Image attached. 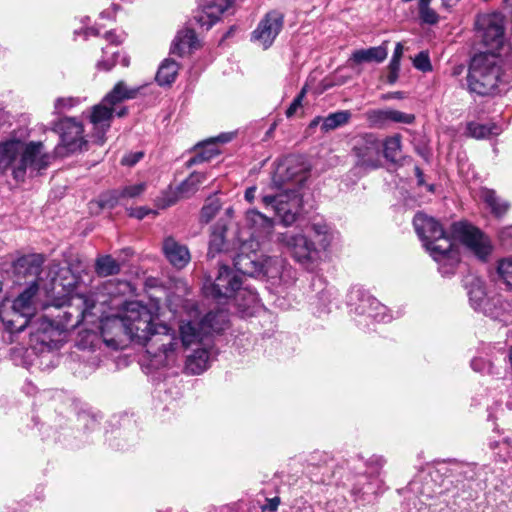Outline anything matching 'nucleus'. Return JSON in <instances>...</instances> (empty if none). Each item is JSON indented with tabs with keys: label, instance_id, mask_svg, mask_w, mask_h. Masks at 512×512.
<instances>
[{
	"label": "nucleus",
	"instance_id": "nucleus-1",
	"mask_svg": "<svg viewBox=\"0 0 512 512\" xmlns=\"http://www.w3.org/2000/svg\"><path fill=\"white\" fill-rule=\"evenodd\" d=\"M124 309L128 338L147 347V353L151 355L154 365L174 366L180 350L176 331L159 322L139 302H129Z\"/></svg>",
	"mask_w": 512,
	"mask_h": 512
},
{
	"label": "nucleus",
	"instance_id": "nucleus-2",
	"mask_svg": "<svg viewBox=\"0 0 512 512\" xmlns=\"http://www.w3.org/2000/svg\"><path fill=\"white\" fill-rule=\"evenodd\" d=\"M307 178L306 168L289 157L277 165L270 185L262 192L265 207H271L286 226L296 220L301 203L299 190Z\"/></svg>",
	"mask_w": 512,
	"mask_h": 512
},
{
	"label": "nucleus",
	"instance_id": "nucleus-3",
	"mask_svg": "<svg viewBox=\"0 0 512 512\" xmlns=\"http://www.w3.org/2000/svg\"><path fill=\"white\" fill-rule=\"evenodd\" d=\"M245 224L251 233L248 238L242 234L238 237L240 245L234 258L235 269L243 275L275 277L280 273L282 260L258 252L260 239L269 236L273 230V220L255 209H249L245 213Z\"/></svg>",
	"mask_w": 512,
	"mask_h": 512
},
{
	"label": "nucleus",
	"instance_id": "nucleus-4",
	"mask_svg": "<svg viewBox=\"0 0 512 512\" xmlns=\"http://www.w3.org/2000/svg\"><path fill=\"white\" fill-rule=\"evenodd\" d=\"M167 306L174 315L180 317L179 336L177 340L180 346L178 357L183 348L192 346L210 345L207 340L213 333L224 331L229 324L228 312L220 309L211 311L201 316L197 304L194 301L182 299L176 295H169Z\"/></svg>",
	"mask_w": 512,
	"mask_h": 512
},
{
	"label": "nucleus",
	"instance_id": "nucleus-5",
	"mask_svg": "<svg viewBox=\"0 0 512 512\" xmlns=\"http://www.w3.org/2000/svg\"><path fill=\"white\" fill-rule=\"evenodd\" d=\"M413 225L423 247L438 263L440 273L444 276L454 274L460 262L459 249L442 225L424 213L414 216Z\"/></svg>",
	"mask_w": 512,
	"mask_h": 512
},
{
	"label": "nucleus",
	"instance_id": "nucleus-6",
	"mask_svg": "<svg viewBox=\"0 0 512 512\" xmlns=\"http://www.w3.org/2000/svg\"><path fill=\"white\" fill-rule=\"evenodd\" d=\"M51 156L42 142H24L16 137L0 141V173L10 169L15 180L23 181L27 170L39 172L50 164Z\"/></svg>",
	"mask_w": 512,
	"mask_h": 512
},
{
	"label": "nucleus",
	"instance_id": "nucleus-7",
	"mask_svg": "<svg viewBox=\"0 0 512 512\" xmlns=\"http://www.w3.org/2000/svg\"><path fill=\"white\" fill-rule=\"evenodd\" d=\"M512 70L503 71L500 60L494 54H479L473 57L467 75V85L478 95L492 94L499 84H509Z\"/></svg>",
	"mask_w": 512,
	"mask_h": 512
},
{
	"label": "nucleus",
	"instance_id": "nucleus-8",
	"mask_svg": "<svg viewBox=\"0 0 512 512\" xmlns=\"http://www.w3.org/2000/svg\"><path fill=\"white\" fill-rule=\"evenodd\" d=\"M56 306H66L67 309L59 313L57 320L51 325L63 330L76 328L82 323L95 324L98 312H101L97 306L96 293H86L79 286L69 292L65 301L57 303Z\"/></svg>",
	"mask_w": 512,
	"mask_h": 512
},
{
	"label": "nucleus",
	"instance_id": "nucleus-9",
	"mask_svg": "<svg viewBox=\"0 0 512 512\" xmlns=\"http://www.w3.org/2000/svg\"><path fill=\"white\" fill-rule=\"evenodd\" d=\"M241 284L242 279L236 272L226 265H221L215 280H207L203 290L207 296L219 300L235 296L239 307H249L257 301V295L252 291L240 289Z\"/></svg>",
	"mask_w": 512,
	"mask_h": 512
},
{
	"label": "nucleus",
	"instance_id": "nucleus-10",
	"mask_svg": "<svg viewBox=\"0 0 512 512\" xmlns=\"http://www.w3.org/2000/svg\"><path fill=\"white\" fill-rule=\"evenodd\" d=\"M277 242L284 245L293 259L304 269L313 271L321 260L320 247L302 233L285 232L277 235Z\"/></svg>",
	"mask_w": 512,
	"mask_h": 512
},
{
	"label": "nucleus",
	"instance_id": "nucleus-11",
	"mask_svg": "<svg viewBox=\"0 0 512 512\" xmlns=\"http://www.w3.org/2000/svg\"><path fill=\"white\" fill-rule=\"evenodd\" d=\"M36 288L25 289L12 303L11 311H8L5 304L0 307V319L11 331L20 332L29 323L35 313L33 299Z\"/></svg>",
	"mask_w": 512,
	"mask_h": 512
},
{
	"label": "nucleus",
	"instance_id": "nucleus-12",
	"mask_svg": "<svg viewBox=\"0 0 512 512\" xmlns=\"http://www.w3.org/2000/svg\"><path fill=\"white\" fill-rule=\"evenodd\" d=\"M477 37L486 46L490 54H495L505 42V19L501 13H484L475 21Z\"/></svg>",
	"mask_w": 512,
	"mask_h": 512
},
{
	"label": "nucleus",
	"instance_id": "nucleus-13",
	"mask_svg": "<svg viewBox=\"0 0 512 512\" xmlns=\"http://www.w3.org/2000/svg\"><path fill=\"white\" fill-rule=\"evenodd\" d=\"M127 113L126 107L110 106L102 101L83 113V116L91 125L90 136L92 140L103 145L106 142V133L109 131L114 115L123 117Z\"/></svg>",
	"mask_w": 512,
	"mask_h": 512
},
{
	"label": "nucleus",
	"instance_id": "nucleus-14",
	"mask_svg": "<svg viewBox=\"0 0 512 512\" xmlns=\"http://www.w3.org/2000/svg\"><path fill=\"white\" fill-rule=\"evenodd\" d=\"M453 237L458 239L478 260L486 262L493 251L490 238L478 228L465 223L456 222L451 227Z\"/></svg>",
	"mask_w": 512,
	"mask_h": 512
},
{
	"label": "nucleus",
	"instance_id": "nucleus-15",
	"mask_svg": "<svg viewBox=\"0 0 512 512\" xmlns=\"http://www.w3.org/2000/svg\"><path fill=\"white\" fill-rule=\"evenodd\" d=\"M382 144L373 134H365L355 139L352 154L355 157V170L366 173L381 166Z\"/></svg>",
	"mask_w": 512,
	"mask_h": 512
},
{
	"label": "nucleus",
	"instance_id": "nucleus-16",
	"mask_svg": "<svg viewBox=\"0 0 512 512\" xmlns=\"http://www.w3.org/2000/svg\"><path fill=\"white\" fill-rule=\"evenodd\" d=\"M55 130L60 135V143L55 148L57 156H65L68 153L81 151L86 147L83 124L72 117L61 119Z\"/></svg>",
	"mask_w": 512,
	"mask_h": 512
},
{
	"label": "nucleus",
	"instance_id": "nucleus-17",
	"mask_svg": "<svg viewBox=\"0 0 512 512\" xmlns=\"http://www.w3.org/2000/svg\"><path fill=\"white\" fill-rule=\"evenodd\" d=\"M283 28V15L278 11L268 12L251 35V40L263 49H268Z\"/></svg>",
	"mask_w": 512,
	"mask_h": 512
},
{
	"label": "nucleus",
	"instance_id": "nucleus-18",
	"mask_svg": "<svg viewBox=\"0 0 512 512\" xmlns=\"http://www.w3.org/2000/svg\"><path fill=\"white\" fill-rule=\"evenodd\" d=\"M98 328L107 346L115 349L119 348L123 343V337H128L125 309L120 315L102 318Z\"/></svg>",
	"mask_w": 512,
	"mask_h": 512
},
{
	"label": "nucleus",
	"instance_id": "nucleus-19",
	"mask_svg": "<svg viewBox=\"0 0 512 512\" xmlns=\"http://www.w3.org/2000/svg\"><path fill=\"white\" fill-rule=\"evenodd\" d=\"M236 0H205V3L197 9L194 20L201 28L209 30Z\"/></svg>",
	"mask_w": 512,
	"mask_h": 512
},
{
	"label": "nucleus",
	"instance_id": "nucleus-20",
	"mask_svg": "<svg viewBox=\"0 0 512 512\" xmlns=\"http://www.w3.org/2000/svg\"><path fill=\"white\" fill-rule=\"evenodd\" d=\"M162 251L168 262L177 269L184 268L191 260L188 247L178 242L172 236L164 238Z\"/></svg>",
	"mask_w": 512,
	"mask_h": 512
},
{
	"label": "nucleus",
	"instance_id": "nucleus-21",
	"mask_svg": "<svg viewBox=\"0 0 512 512\" xmlns=\"http://www.w3.org/2000/svg\"><path fill=\"white\" fill-rule=\"evenodd\" d=\"M464 285L471 307L481 312L483 306H485V302L489 299V297H487L484 280L478 276L469 275L465 278Z\"/></svg>",
	"mask_w": 512,
	"mask_h": 512
},
{
	"label": "nucleus",
	"instance_id": "nucleus-22",
	"mask_svg": "<svg viewBox=\"0 0 512 512\" xmlns=\"http://www.w3.org/2000/svg\"><path fill=\"white\" fill-rule=\"evenodd\" d=\"M481 312L492 319L506 321L512 312V301L501 294H495L485 302Z\"/></svg>",
	"mask_w": 512,
	"mask_h": 512
},
{
	"label": "nucleus",
	"instance_id": "nucleus-23",
	"mask_svg": "<svg viewBox=\"0 0 512 512\" xmlns=\"http://www.w3.org/2000/svg\"><path fill=\"white\" fill-rule=\"evenodd\" d=\"M211 352L210 345L199 346L185 361V371L191 375H199L203 373L210 365Z\"/></svg>",
	"mask_w": 512,
	"mask_h": 512
},
{
	"label": "nucleus",
	"instance_id": "nucleus-24",
	"mask_svg": "<svg viewBox=\"0 0 512 512\" xmlns=\"http://www.w3.org/2000/svg\"><path fill=\"white\" fill-rule=\"evenodd\" d=\"M233 136L234 133H224L214 139L204 142L197 148L195 156L189 161L190 164H197L211 160L220 153L217 143H227L233 138Z\"/></svg>",
	"mask_w": 512,
	"mask_h": 512
},
{
	"label": "nucleus",
	"instance_id": "nucleus-25",
	"mask_svg": "<svg viewBox=\"0 0 512 512\" xmlns=\"http://www.w3.org/2000/svg\"><path fill=\"white\" fill-rule=\"evenodd\" d=\"M387 41H384L380 46L370 47L368 49L355 50L350 58L349 62L355 65L362 63H381L388 55Z\"/></svg>",
	"mask_w": 512,
	"mask_h": 512
},
{
	"label": "nucleus",
	"instance_id": "nucleus-26",
	"mask_svg": "<svg viewBox=\"0 0 512 512\" xmlns=\"http://www.w3.org/2000/svg\"><path fill=\"white\" fill-rule=\"evenodd\" d=\"M198 40L194 30L186 28L181 30L171 45V53L183 56L198 47Z\"/></svg>",
	"mask_w": 512,
	"mask_h": 512
},
{
	"label": "nucleus",
	"instance_id": "nucleus-27",
	"mask_svg": "<svg viewBox=\"0 0 512 512\" xmlns=\"http://www.w3.org/2000/svg\"><path fill=\"white\" fill-rule=\"evenodd\" d=\"M368 298H373L368 292L359 287H353L349 294L347 304L350 313L356 316H368Z\"/></svg>",
	"mask_w": 512,
	"mask_h": 512
},
{
	"label": "nucleus",
	"instance_id": "nucleus-28",
	"mask_svg": "<svg viewBox=\"0 0 512 512\" xmlns=\"http://www.w3.org/2000/svg\"><path fill=\"white\" fill-rule=\"evenodd\" d=\"M137 93L138 88H129L123 81H119L103 100L110 106L119 109L120 103L135 98Z\"/></svg>",
	"mask_w": 512,
	"mask_h": 512
},
{
	"label": "nucleus",
	"instance_id": "nucleus-29",
	"mask_svg": "<svg viewBox=\"0 0 512 512\" xmlns=\"http://www.w3.org/2000/svg\"><path fill=\"white\" fill-rule=\"evenodd\" d=\"M480 197L496 217H501L509 209V203L498 197L494 190L484 188L481 190Z\"/></svg>",
	"mask_w": 512,
	"mask_h": 512
},
{
	"label": "nucleus",
	"instance_id": "nucleus-30",
	"mask_svg": "<svg viewBox=\"0 0 512 512\" xmlns=\"http://www.w3.org/2000/svg\"><path fill=\"white\" fill-rule=\"evenodd\" d=\"M311 230L320 249L327 250L334 239V231L331 227L323 221H318L311 224Z\"/></svg>",
	"mask_w": 512,
	"mask_h": 512
},
{
	"label": "nucleus",
	"instance_id": "nucleus-31",
	"mask_svg": "<svg viewBox=\"0 0 512 512\" xmlns=\"http://www.w3.org/2000/svg\"><path fill=\"white\" fill-rule=\"evenodd\" d=\"M44 263V258L41 254H30L19 258L16 262V269L25 275H38L40 268Z\"/></svg>",
	"mask_w": 512,
	"mask_h": 512
},
{
	"label": "nucleus",
	"instance_id": "nucleus-32",
	"mask_svg": "<svg viewBox=\"0 0 512 512\" xmlns=\"http://www.w3.org/2000/svg\"><path fill=\"white\" fill-rule=\"evenodd\" d=\"M178 70L179 64L176 61L165 59L158 69L156 81L159 85H170L175 81Z\"/></svg>",
	"mask_w": 512,
	"mask_h": 512
},
{
	"label": "nucleus",
	"instance_id": "nucleus-33",
	"mask_svg": "<svg viewBox=\"0 0 512 512\" xmlns=\"http://www.w3.org/2000/svg\"><path fill=\"white\" fill-rule=\"evenodd\" d=\"M468 134L476 139H485L490 136H497L501 133V128L494 124H481L477 122H470L467 124Z\"/></svg>",
	"mask_w": 512,
	"mask_h": 512
},
{
	"label": "nucleus",
	"instance_id": "nucleus-34",
	"mask_svg": "<svg viewBox=\"0 0 512 512\" xmlns=\"http://www.w3.org/2000/svg\"><path fill=\"white\" fill-rule=\"evenodd\" d=\"M206 179L204 172H193L179 185L178 191L181 196L188 197L195 193Z\"/></svg>",
	"mask_w": 512,
	"mask_h": 512
},
{
	"label": "nucleus",
	"instance_id": "nucleus-35",
	"mask_svg": "<svg viewBox=\"0 0 512 512\" xmlns=\"http://www.w3.org/2000/svg\"><path fill=\"white\" fill-rule=\"evenodd\" d=\"M120 57L118 51L112 50V48H106L103 50V58L98 61L97 68L104 71H109L117 63V59ZM124 67L129 65V58L126 55L121 56L119 61Z\"/></svg>",
	"mask_w": 512,
	"mask_h": 512
},
{
	"label": "nucleus",
	"instance_id": "nucleus-36",
	"mask_svg": "<svg viewBox=\"0 0 512 512\" xmlns=\"http://www.w3.org/2000/svg\"><path fill=\"white\" fill-rule=\"evenodd\" d=\"M368 316L377 322H389L392 319L386 306L381 304L376 298H368Z\"/></svg>",
	"mask_w": 512,
	"mask_h": 512
},
{
	"label": "nucleus",
	"instance_id": "nucleus-37",
	"mask_svg": "<svg viewBox=\"0 0 512 512\" xmlns=\"http://www.w3.org/2000/svg\"><path fill=\"white\" fill-rule=\"evenodd\" d=\"M499 280L512 291V255L500 258L496 265Z\"/></svg>",
	"mask_w": 512,
	"mask_h": 512
},
{
	"label": "nucleus",
	"instance_id": "nucleus-38",
	"mask_svg": "<svg viewBox=\"0 0 512 512\" xmlns=\"http://www.w3.org/2000/svg\"><path fill=\"white\" fill-rule=\"evenodd\" d=\"M350 117L351 113L349 111H339L329 114L327 117L323 118L321 130L327 132L343 126L348 123Z\"/></svg>",
	"mask_w": 512,
	"mask_h": 512
},
{
	"label": "nucleus",
	"instance_id": "nucleus-39",
	"mask_svg": "<svg viewBox=\"0 0 512 512\" xmlns=\"http://www.w3.org/2000/svg\"><path fill=\"white\" fill-rule=\"evenodd\" d=\"M120 271L119 263L110 255L101 256L96 261V272L100 276H110Z\"/></svg>",
	"mask_w": 512,
	"mask_h": 512
},
{
	"label": "nucleus",
	"instance_id": "nucleus-40",
	"mask_svg": "<svg viewBox=\"0 0 512 512\" xmlns=\"http://www.w3.org/2000/svg\"><path fill=\"white\" fill-rule=\"evenodd\" d=\"M383 154L386 159L395 161L401 149V138L399 135L388 137L382 144Z\"/></svg>",
	"mask_w": 512,
	"mask_h": 512
},
{
	"label": "nucleus",
	"instance_id": "nucleus-41",
	"mask_svg": "<svg viewBox=\"0 0 512 512\" xmlns=\"http://www.w3.org/2000/svg\"><path fill=\"white\" fill-rule=\"evenodd\" d=\"M122 202L120 190H111L100 195L98 205L103 209H112Z\"/></svg>",
	"mask_w": 512,
	"mask_h": 512
},
{
	"label": "nucleus",
	"instance_id": "nucleus-42",
	"mask_svg": "<svg viewBox=\"0 0 512 512\" xmlns=\"http://www.w3.org/2000/svg\"><path fill=\"white\" fill-rule=\"evenodd\" d=\"M431 1H422L418 3L419 18L422 23L434 25L439 21V15L430 7Z\"/></svg>",
	"mask_w": 512,
	"mask_h": 512
},
{
	"label": "nucleus",
	"instance_id": "nucleus-43",
	"mask_svg": "<svg viewBox=\"0 0 512 512\" xmlns=\"http://www.w3.org/2000/svg\"><path fill=\"white\" fill-rule=\"evenodd\" d=\"M220 207L221 203L219 199L214 197L208 198L201 210V220L205 223L211 221L220 210Z\"/></svg>",
	"mask_w": 512,
	"mask_h": 512
},
{
	"label": "nucleus",
	"instance_id": "nucleus-44",
	"mask_svg": "<svg viewBox=\"0 0 512 512\" xmlns=\"http://www.w3.org/2000/svg\"><path fill=\"white\" fill-rule=\"evenodd\" d=\"M366 118L371 125L382 126L389 122V109H373L366 112Z\"/></svg>",
	"mask_w": 512,
	"mask_h": 512
},
{
	"label": "nucleus",
	"instance_id": "nucleus-45",
	"mask_svg": "<svg viewBox=\"0 0 512 512\" xmlns=\"http://www.w3.org/2000/svg\"><path fill=\"white\" fill-rule=\"evenodd\" d=\"M80 103L81 99L78 97H60L57 98L54 102V110L56 114H61L79 105Z\"/></svg>",
	"mask_w": 512,
	"mask_h": 512
},
{
	"label": "nucleus",
	"instance_id": "nucleus-46",
	"mask_svg": "<svg viewBox=\"0 0 512 512\" xmlns=\"http://www.w3.org/2000/svg\"><path fill=\"white\" fill-rule=\"evenodd\" d=\"M146 190L144 182L131 184L120 189L122 200H129L139 197Z\"/></svg>",
	"mask_w": 512,
	"mask_h": 512
},
{
	"label": "nucleus",
	"instance_id": "nucleus-47",
	"mask_svg": "<svg viewBox=\"0 0 512 512\" xmlns=\"http://www.w3.org/2000/svg\"><path fill=\"white\" fill-rule=\"evenodd\" d=\"M415 120L413 114H407L398 110L389 109V122L412 124Z\"/></svg>",
	"mask_w": 512,
	"mask_h": 512
},
{
	"label": "nucleus",
	"instance_id": "nucleus-48",
	"mask_svg": "<svg viewBox=\"0 0 512 512\" xmlns=\"http://www.w3.org/2000/svg\"><path fill=\"white\" fill-rule=\"evenodd\" d=\"M414 67L422 72H429L432 70L430 58L426 52H420L413 61Z\"/></svg>",
	"mask_w": 512,
	"mask_h": 512
},
{
	"label": "nucleus",
	"instance_id": "nucleus-49",
	"mask_svg": "<svg viewBox=\"0 0 512 512\" xmlns=\"http://www.w3.org/2000/svg\"><path fill=\"white\" fill-rule=\"evenodd\" d=\"M499 240L504 249L512 251V225L499 232Z\"/></svg>",
	"mask_w": 512,
	"mask_h": 512
},
{
	"label": "nucleus",
	"instance_id": "nucleus-50",
	"mask_svg": "<svg viewBox=\"0 0 512 512\" xmlns=\"http://www.w3.org/2000/svg\"><path fill=\"white\" fill-rule=\"evenodd\" d=\"M224 246V236L222 234L213 233L209 242V255L219 252Z\"/></svg>",
	"mask_w": 512,
	"mask_h": 512
},
{
	"label": "nucleus",
	"instance_id": "nucleus-51",
	"mask_svg": "<svg viewBox=\"0 0 512 512\" xmlns=\"http://www.w3.org/2000/svg\"><path fill=\"white\" fill-rule=\"evenodd\" d=\"M489 446L491 449L500 448L499 453H501L502 451H505L508 458H510L512 460V453L509 451L510 448H512V446H511V442L508 439H503L501 441H491L489 443ZM499 455L502 456L501 454H499Z\"/></svg>",
	"mask_w": 512,
	"mask_h": 512
},
{
	"label": "nucleus",
	"instance_id": "nucleus-52",
	"mask_svg": "<svg viewBox=\"0 0 512 512\" xmlns=\"http://www.w3.org/2000/svg\"><path fill=\"white\" fill-rule=\"evenodd\" d=\"M400 70V63L396 61L390 60V63L388 65V75H387V82L389 84H394L399 75Z\"/></svg>",
	"mask_w": 512,
	"mask_h": 512
},
{
	"label": "nucleus",
	"instance_id": "nucleus-53",
	"mask_svg": "<svg viewBox=\"0 0 512 512\" xmlns=\"http://www.w3.org/2000/svg\"><path fill=\"white\" fill-rule=\"evenodd\" d=\"M149 214L156 215L157 212L154 211V210H151L149 208H146V207L131 208L129 210V215L131 217H135V218L140 219V220L145 218Z\"/></svg>",
	"mask_w": 512,
	"mask_h": 512
},
{
	"label": "nucleus",
	"instance_id": "nucleus-54",
	"mask_svg": "<svg viewBox=\"0 0 512 512\" xmlns=\"http://www.w3.org/2000/svg\"><path fill=\"white\" fill-rule=\"evenodd\" d=\"M304 93H305V90L303 89L301 91V93L290 104V106L286 110L287 117H292L296 113V111L301 107Z\"/></svg>",
	"mask_w": 512,
	"mask_h": 512
},
{
	"label": "nucleus",
	"instance_id": "nucleus-55",
	"mask_svg": "<svg viewBox=\"0 0 512 512\" xmlns=\"http://www.w3.org/2000/svg\"><path fill=\"white\" fill-rule=\"evenodd\" d=\"M142 157H143V153L142 152H140V151L132 152V153H129V154L125 155L122 158L121 163L123 165L133 166L136 163H138L140 161V159H142Z\"/></svg>",
	"mask_w": 512,
	"mask_h": 512
},
{
	"label": "nucleus",
	"instance_id": "nucleus-56",
	"mask_svg": "<svg viewBox=\"0 0 512 512\" xmlns=\"http://www.w3.org/2000/svg\"><path fill=\"white\" fill-rule=\"evenodd\" d=\"M471 367L476 372L484 373L485 371L490 369V364L486 362L484 359L475 358L471 361Z\"/></svg>",
	"mask_w": 512,
	"mask_h": 512
},
{
	"label": "nucleus",
	"instance_id": "nucleus-57",
	"mask_svg": "<svg viewBox=\"0 0 512 512\" xmlns=\"http://www.w3.org/2000/svg\"><path fill=\"white\" fill-rule=\"evenodd\" d=\"M280 504L279 497H273L271 499H266V504L262 506V510L268 512H275Z\"/></svg>",
	"mask_w": 512,
	"mask_h": 512
},
{
	"label": "nucleus",
	"instance_id": "nucleus-58",
	"mask_svg": "<svg viewBox=\"0 0 512 512\" xmlns=\"http://www.w3.org/2000/svg\"><path fill=\"white\" fill-rule=\"evenodd\" d=\"M257 187L251 186L245 190L244 198L247 202L252 203L256 198Z\"/></svg>",
	"mask_w": 512,
	"mask_h": 512
},
{
	"label": "nucleus",
	"instance_id": "nucleus-59",
	"mask_svg": "<svg viewBox=\"0 0 512 512\" xmlns=\"http://www.w3.org/2000/svg\"><path fill=\"white\" fill-rule=\"evenodd\" d=\"M403 50H404L403 45L400 42L397 43L391 60L400 63L402 55H403Z\"/></svg>",
	"mask_w": 512,
	"mask_h": 512
},
{
	"label": "nucleus",
	"instance_id": "nucleus-60",
	"mask_svg": "<svg viewBox=\"0 0 512 512\" xmlns=\"http://www.w3.org/2000/svg\"><path fill=\"white\" fill-rule=\"evenodd\" d=\"M105 38L111 43H120L122 41L121 39H118L111 31L105 34Z\"/></svg>",
	"mask_w": 512,
	"mask_h": 512
},
{
	"label": "nucleus",
	"instance_id": "nucleus-61",
	"mask_svg": "<svg viewBox=\"0 0 512 512\" xmlns=\"http://www.w3.org/2000/svg\"><path fill=\"white\" fill-rule=\"evenodd\" d=\"M114 9H108V10H105L103 12H101L100 16L101 18H112V16L114 15Z\"/></svg>",
	"mask_w": 512,
	"mask_h": 512
},
{
	"label": "nucleus",
	"instance_id": "nucleus-62",
	"mask_svg": "<svg viewBox=\"0 0 512 512\" xmlns=\"http://www.w3.org/2000/svg\"><path fill=\"white\" fill-rule=\"evenodd\" d=\"M402 94L401 92H394L390 94L383 95V99H390V98H401Z\"/></svg>",
	"mask_w": 512,
	"mask_h": 512
},
{
	"label": "nucleus",
	"instance_id": "nucleus-63",
	"mask_svg": "<svg viewBox=\"0 0 512 512\" xmlns=\"http://www.w3.org/2000/svg\"><path fill=\"white\" fill-rule=\"evenodd\" d=\"M460 0H442V3L446 7L454 6L456 3H458Z\"/></svg>",
	"mask_w": 512,
	"mask_h": 512
},
{
	"label": "nucleus",
	"instance_id": "nucleus-64",
	"mask_svg": "<svg viewBox=\"0 0 512 512\" xmlns=\"http://www.w3.org/2000/svg\"><path fill=\"white\" fill-rule=\"evenodd\" d=\"M320 122L323 123V119L320 118V117H316L314 118L311 123H310V127L313 128V127H316Z\"/></svg>",
	"mask_w": 512,
	"mask_h": 512
}]
</instances>
